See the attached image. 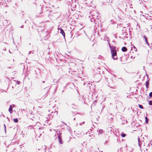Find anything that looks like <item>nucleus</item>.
Masks as SVG:
<instances>
[{"instance_id":"cd10ccee","label":"nucleus","mask_w":152,"mask_h":152,"mask_svg":"<svg viewBox=\"0 0 152 152\" xmlns=\"http://www.w3.org/2000/svg\"><path fill=\"white\" fill-rule=\"evenodd\" d=\"M10 106H11V107H14L15 106V105L14 104H13L12 105H10Z\"/></svg>"},{"instance_id":"3c124183","label":"nucleus","mask_w":152,"mask_h":152,"mask_svg":"<svg viewBox=\"0 0 152 152\" xmlns=\"http://www.w3.org/2000/svg\"><path fill=\"white\" fill-rule=\"evenodd\" d=\"M110 87L113 88L112 87Z\"/></svg>"},{"instance_id":"a18cd8bd","label":"nucleus","mask_w":152,"mask_h":152,"mask_svg":"<svg viewBox=\"0 0 152 152\" xmlns=\"http://www.w3.org/2000/svg\"><path fill=\"white\" fill-rule=\"evenodd\" d=\"M75 120V118H74V120Z\"/></svg>"},{"instance_id":"603ef678","label":"nucleus","mask_w":152,"mask_h":152,"mask_svg":"<svg viewBox=\"0 0 152 152\" xmlns=\"http://www.w3.org/2000/svg\"><path fill=\"white\" fill-rule=\"evenodd\" d=\"M23 110H25L23 109Z\"/></svg>"},{"instance_id":"6ab92c4d","label":"nucleus","mask_w":152,"mask_h":152,"mask_svg":"<svg viewBox=\"0 0 152 152\" xmlns=\"http://www.w3.org/2000/svg\"><path fill=\"white\" fill-rule=\"evenodd\" d=\"M13 120L15 123H17L18 121V119L17 118L14 119Z\"/></svg>"},{"instance_id":"e433bc0d","label":"nucleus","mask_w":152,"mask_h":152,"mask_svg":"<svg viewBox=\"0 0 152 152\" xmlns=\"http://www.w3.org/2000/svg\"><path fill=\"white\" fill-rule=\"evenodd\" d=\"M96 102H96V101H94V104H94V103H96Z\"/></svg>"},{"instance_id":"39448f33","label":"nucleus","mask_w":152,"mask_h":152,"mask_svg":"<svg viewBox=\"0 0 152 152\" xmlns=\"http://www.w3.org/2000/svg\"><path fill=\"white\" fill-rule=\"evenodd\" d=\"M122 33L123 35L125 36L127 34V32L126 31V30L125 28H123V29L122 30Z\"/></svg>"},{"instance_id":"c03bdc74","label":"nucleus","mask_w":152,"mask_h":152,"mask_svg":"<svg viewBox=\"0 0 152 152\" xmlns=\"http://www.w3.org/2000/svg\"><path fill=\"white\" fill-rule=\"evenodd\" d=\"M105 78L106 80L107 79V78H106V77H105Z\"/></svg>"},{"instance_id":"4be33fe9","label":"nucleus","mask_w":152,"mask_h":152,"mask_svg":"<svg viewBox=\"0 0 152 152\" xmlns=\"http://www.w3.org/2000/svg\"><path fill=\"white\" fill-rule=\"evenodd\" d=\"M149 104L150 105H152V101L150 100L149 102Z\"/></svg>"},{"instance_id":"b1692460","label":"nucleus","mask_w":152,"mask_h":152,"mask_svg":"<svg viewBox=\"0 0 152 152\" xmlns=\"http://www.w3.org/2000/svg\"><path fill=\"white\" fill-rule=\"evenodd\" d=\"M149 95L151 97H152V92L150 93Z\"/></svg>"},{"instance_id":"f704fd0d","label":"nucleus","mask_w":152,"mask_h":152,"mask_svg":"<svg viewBox=\"0 0 152 152\" xmlns=\"http://www.w3.org/2000/svg\"><path fill=\"white\" fill-rule=\"evenodd\" d=\"M118 17L119 18H120L121 19H123L122 18H120L119 16H118Z\"/></svg>"},{"instance_id":"ddd939ff","label":"nucleus","mask_w":152,"mask_h":152,"mask_svg":"<svg viewBox=\"0 0 152 152\" xmlns=\"http://www.w3.org/2000/svg\"><path fill=\"white\" fill-rule=\"evenodd\" d=\"M138 145L140 146L142 144L141 141H140V139L139 137H138Z\"/></svg>"},{"instance_id":"58836bf2","label":"nucleus","mask_w":152,"mask_h":152,"mask_svg":"<svg viewBox=\"0 0 152 152\" xmlns=\"http://www.w3.org/2000/svg\"><path fill=\"white\" fill-rule=\"evenodd\" d=\"M150 26L151 27V29H152V26Z\"/></svg>"},{"instance_id":"864d4df0","label":"nucleus","mask_w":152,"mask_h":152,"mask_svg":"<svg viewBox=\"0 0 152 152\" xmlns=\"http://www.w3.org/2000/svg\"><path fill=\"white\" fill-rule=\"evenodd\" d=\"M7 119H8V118L7 117Z\"/></svg>"},{"instance_id":"2f4dec72","label":"nucleus","mask_w":152,"mask_h":152,"mask_svg":"<svg viewBox=\"0 0 152 152\" xmlns=\"http://www.w3.org/2000/svg\"><path fill=\"white\" fill-rule=\"evenodd\" d=\"M49 117L50 118V116H51H51H52V114H51L50 115H49Z\"/></svg>"},{"instance_id":"c85d7f7f","label":"nucleus","mask_w":152,"mask_h":152,"mask_svg":"<svg viewBox=\"0 0 152 152\" xmlns=\"http://www.w3.org/2000/svg\"><path fill=\"white\" fill-rule=\"evenodd\" d=\"M16 83H17L18 84H19L20 83V82L19 81H17Z\"/></svg>"},{"instance_id":"c9c22d12","label":"nucleus","mask_w":152,"mask_h":152,"mask_svg":"<svg viewBox=\"0 0 152 152\" xmlns=\"http://www.w3.org/2000/svg\"><path fill=\"white\" fill-rule=\"evenodd\" d=\"M31 51H29L28 53V54H30L31 53Z\"/></svg>"},{"instance_id":"aec40b11","label":"nucleus","mask_w":152,"mask_h":152,"mask_svg":"<svg viewBox=\"0 0 152 152\" xmlns=\"http://www.w3.org/2000/svg\"><path fill=\"white\" fill-rule=\"evenodd\" d=\"M121 136L122 137H125L126 136V134L124 133H122L121 134Z\"/></svg>"},{"instance_id":"dca6fc26","label":"nucleus","mask_w":152,"mask_h":152,"mask_svg":"<svg viewBox=\"0 0 152 152\" xmlns=\"http://www.w3.org/2000/svg\"><path fill=\"white\" fill-rule=\"evenodd\" d=\"M51 113H54V115H57V113H58V112H57V111H56V110H55V111H54V113H53V111L52 112H51Z\"/></svg>"},{"instance_id":"f03ea898","label":"nucleus","mask_w":152,"mask_h":152,"mask_svg":"<svg viewBox=\"0 0 152 152\" xmlns=\"http://www.w3.org/2000/svg\"><path fill=\"white\" fill-rule=\"evenodd\" d=\"M43 10L42 9V7L41 6V5H40L39 8L37 11L36 16H39V15L42 13Z\"/></svg>"},{"instance_id":"20e7f679","label":"nucleus","mask_w":152,"mask_h":152,"mask_svg":"<svg viewBox=\"0 0 152 152\" xmlns=\"http://www.w3.org/2000/svg\"><path fill=\"white\" fill-rule=\"evenodd\" d=\"M94 13L95 14V15H94V18H96L97 19H99L100 18L99 15V13H98L96 11H94Z\"/></svg>"},{"instance_id":"de8ad7c7","label":"nucleus","mask_w":152,"mask_h":152,"mask_svg":"<svg viewBox=\"0 0 152 152\" xmlns=\"http://www.w3.org/2000/svg\"><path fill=\"white\" fill-rule=\"evenodd\" d=\"M80 125H82V124H81V123H80Z\"/></svg>"},{"instance_id":"bb28decb","label":"nucleus","mask_w":152,"mask_h":152,"mask_svg":"<svg viewBox=\"0 0 152 152\" xmlns=\"http://www.w3.org/2000/svg\"><path fill=\"white\" fill-rule=\"evenodd\" d=\"M104 37H105V39H107V41H108V37H107V36L106 37L105 36Z\"/></svg>"},{"instance_id":"09e8293b","label":"nucleus","mask_w":152,"mask_h":152,"mask_svg":"<svg viewBox=\"0 0 152 152\" xmlns=\"http://www.w3.org/2000/svg\"><path fill=\"white\" fill-rule=\"evenodd\" d=\"M121 12L122 13H123V12L121 11Z\"/></svg>"},{"instance_id":"f3484780","label":"nucleus","mask_w":152,"mask_h":152,"mask_svg":"<svg viewBox=\"0 0 152 152\" xmlns=\"http://www.w3.org/2000/svg\"><path fill=\"white\" fill-rule=\"evenodd\" d=\"M145 119L146 123H148V119L146 116L145 117Z\"/></svg>"},{"instance_id":"a19ab883","label":"nucleus","mask_w":152,"mask_h":152,"mask_svg":"<svg viewBox=\"0 0 152 152\" xmlns=\"http://www.w3.org/2000/svg\"><path fill=\"white\" fill-rule=\"evenodd\" d=\"M84 122H83V123H82V124H84Z\"/></svg>"},{"instance_id":"ea45409f","label":"nucleus","mask_w":152,"mask_h":152,"mask_svg":"<svg viewBox=\"0 0 152 152\" xmlns=\"http://www.w3.org/2000/svg\"><path fill=\"white\" fill-rule=\"evenodd\" d=\"M42 83H45V81H42Z\"/></svg>"},{"instance_id":"f257e3e1","label":"nucleus","mask_w":152,"mask_h":152,"mask_svg":"<svg viewBox=\"0 0 152 152\" xmlns=\"http://www.w3.org/2000/svg\"><path fill=\"white\" fill-rule=\"evenodd\" d=\"M108 43L110 49L112 57L114 60H116L117 58L116 48L115 46L111 45L109 42Z\"/></svg>"},{"instance_id":"5fc2aeb1","label":"nucleus","mask_w":152,"mask_h":152,"mask_svg":"<svg viewBox=\"0 0 152 152\" xmlns=\"http://www.w3.org/2000/svg\"><path fill=\"white\" fill-rule=\"evenodd\" d=\"M34 53V52H33V53H33V54Z\"/></svg>"},{"instance_id":"0eeeda50","label":"nucleus","mask_w":152,"mask_h":152,"mask_svg":"<svg viewBox=\"0 0 152 152\" xmlns=\"http://www.w3.org/2000/svg\"><path fill=\"white\" fill-rule=\"evenodd\" d=\"M58 140L60 144H63V142L62 140L61 137H60V135H58Z\"/></svg>"},{"instance_id":"393cba45","label":"nucleus","mask_w":152,"mask_h":152,"mask_svg":"<svg viewBox=\"0 0 152 152\" xmlns=\"http://www.w3.org/2000/svg\"><path fill=\"white\" fill-rule=\"evenodd\" d=\"M120 61H121V62H123V61H122V57H120Z\"/></svg>"},{"instance_id":"a211bd4d","label":"nucleus","mask_w":152,"mask_h":152,"mask_svg":"<svg viewBox=\"0 0 152 152\" xmlns=\"http://www.w3.org/2000/svg\"><path fill=\"white\" fill-rule=\"evenodd\" d=\"M103 131L101 129H99L98 131V134H101L102 132Z\"/></svg>"},{"instance_id":"72a5a7b5","label":"nucleus","mask_w":152,"mask_h":152,"mask_svg":"<svg viewBox=\"0 0 152 152\" xmlns=\"http://www.w3.org/2000/svg\"><path fill=\"white\" fill-rule=\"evenodd\" d=\"M49 57L50 58V59H52V58H53V57H50V56H49Z\"/></svg>"},{"instance_id":"f8f14e48","label":"nucleus","mask_w":152,"mask_h":152,"mask_svg":"<svg viewBox=\"0 0 152 152\" xmlns=\"http://www.w3.org/2000/svg\"><path fill=\"white\" fill-rule=\"evenodd\" d=\"M8 110L11 114L12 113L13 111L12 109L11 106H10Z\"/></svg>"},{"instance_id":"473e14b6","label":"nucleus","mask_w":152,"mask_h":152,"mask_svg":"<svg viewBox=\"0 0 152 152\" xmlns=\"http://www.w3.org/2000/svg\"><path fill=\"white\" fill-rule=\"evenodd\" d=\"M23 25H22V26H20V28H23Z\"/></svg>"},{"instance_id":"2eb2a0df","label":"nucleus","mask_w":152,"mask_h":152,"mask_svg":"<svg viewBox=\"0 0 152 152\" xmlns=\"http://www.w3.org/2000/svg\"><path fill=\"white\" fill-rule=\"evenodd\" d=\"M144 38L145 40V42L148 45L149 44V43L148 42L147 39L146 37L145 36H144Z\"/></svg>"},{"instance_id":"79ce46f5","label":"nucleus","mask_w":152,"mask_h":152,"mask_svg":"<svg viewBox=\"0 0 152 152\" xmlns=\"http://www.w3.org/2000/svg\"><path fill=\"white\" fill-rule=\"evenodd\" d=\"M132 57H133V56H131V58H132Z\"/></svg>"},{"instance_id":"7c9ffc66","label":"nucleus","mask_w":152,"mask_h":152,"mask_svg":"<svg viewBox=\"0 0 152 152\" xmlns=\"http://www.w3.org/2000/svg\"><path fill=\"white\" fill-rule=\"evenodd\" d=\"M22 15H24V12L23 11H22Z\"/></svg>"},{"instance_id":"8fccbe9b","label":"nucleus","mask_w":152,"mask_h":152,"mask_svg":"<svg viewBox=\"0 0 152 152\" xmlns=\"http://www.w3.org/2000/svg\"><path fill=\"white\" fill-rule=\"evenodd\" d=\"M7 13V11L5 12V13Z\"/></svg>"},{"instance_id":"4468645a","label":"nucleus","mask_w":152,"mask_h":152,"mask_svg":"<svg viewBox=\"0 0 152 152\" xmlns=\"http://www.w3.org/2000/svg\"><path fill=\"white\" fill-rule=\"evenodd\" d=\"M149 81H146L145 82V86L147 88H148V86L149 85Z\"/></svg>"},{"instance_id":"c756f323","label":"nucleus","mask_w":152,"mask_h":152,"mask_svg":"<svg viewBox=\"0 0 152 152\" xmlns=\"http://www.w3.org/2000/svg\"><path fill=\"white\" fill-rule=\"evenodd\" d=\"M47 96V93H46L45 95V98Z\"/></svg>"},{"instance_id":"1a4fd4ad","label":"nucleus","mask_w":152,"mask_h":152,"mask_svg":"<svg viewBox=\"0 0 152 152\" xmlns=\"http://www.w3.org/2000/svg\"><path fill=\"white\" fill-rule=\"evenodd\" d=\"M60 33L62 34V35L64 37H65V33L63 29L62 28H60Z\"/></svg>"},{"instance_id":"9d476101","label":"nucleus","mask_w":152,"mask_h":152,"mask_svg":"<svg viewBox=\"0 0 152 152\" xmlns=\"http://www.w3.org/2000/svg\"><path fill=\"white\" fill-rule=\"evenodd\" d=\"M56 133L58 136V135H60V137H61V134H62V132L61 131H57Z\"/></svg>"},{"instance_id":"49530a36","label":"nucleus","mask_w":152,"mask_h":152,"mask_svg":"<svg viewBox=\"0 0 152 152\" xmlns=\"http://www.w3.org/2000/svg\"><path fill=\"white\" fill-rule=\"evenodd\" d=\"M88 84H89V85H90V83H88Z\"/></svg>"},{"instance_id":"7ed1b4c3","label":"nucleus","mask_w":152,"mask_h":152,"mask_svg":"<svg viewBox=\"0 0 152 152\" xmlns=\"http://www.w3.org/2000/svg\"><path fill=\"white\" fill-rule=\"evenodd\" d=\"M69 3L71 5L72 7H75V6L77 4L76 0H71V1H69Z\"/></svg>"},{"instance_id":"a878e982","label":"nucleus","mask_w":152,"mask_h":152,"mask_svg":"<svg viewBox=\"0 0 152 152\" xmlns=\"http://www.w3.org/2000/svg\"><path fill=\"white\" fill-rule=\"evenodd\" d=\"M4 126L5 131V132H6V126L4 124Z\"/></svg>"},{"instance_id":"6e6552de","label":"nucleus","mask_w":152,"mask_h":152,"mask_svg":"<svg viewBox=\"0 0 152 152\" xmlns=\"http://www.w3.org/2000/svg\"><path fill=\"white\" fill-rule=\"evenodd\" d=\"M95 18H94V17L90 18L91 22L93 23H95L96 22Z\"/></svg>"},{"instance_id":"9b49d317","label":"nucleus","mask_w":152,"mask_h":152,"mask_svg":"<svg viewBox=\"0 0 152 152\" xmlns=\"http://www.w3.org/2000/svg\"><path fill=\"white\" fill-rule=\"evenodd\" d=\"M121 50H122V51H123L124 52H125L127 51V48L125 47H123L122 48Z\"/></svg>"},{"instance_id":"412c9836","label":"nucleus","mask_w":152,"mask_h":152,"mask_svg":"<svg viewBox=\"0 0 152 152\" xmlns=\"http://www.w3.org/2000/svg\"><path fill=\"white\" fill-rule=\"evenodd\" d=\"M138 105H139V107L141 109H143V106L142 105L139 104Z\"/></svg>"},{"instance_id":"4c0bfd02","label":"nucleus","mask_w":152,"mask_h":152,"mask_svg":"<svg viewBox=\"0 0 152 152\" xmlns=\"http://www.w3.org/2000/svg\"><path fill=\"white\" fill-rule=\"evenodd\" d=\"M1 113V114H2V115H3V116L4 117V115H3V114H2V113Z\"/></svg>"},{"instance_id":"37998d69","label":"nucleus","mask_w":152,"mask_h":152,"mask_svg":"<svg viewBox=\"0 0 152 152\" xmlns=\"http://www.w3.org/2000/svg\"><path fill=\"white\" fill-rule=\"evenodd\" d=\"M42 129L41 128H39V129Z\"/></svg>"},{"instance_id":"5701e85b","label":"nucleus","mask_w":152,"mask_h":152,"mask_svg":"<svg viewBox=\"0 0 152 152\" xmlns=\"http://www.w3.org/2000/svg\"><path fill=\"white\" fill-rule=\"evenodd\" d=\"M133 47L134 48V50L135 51H137V48L135 47V46H134V45H133Z\"/></svg>"},{"instance_id":"423d86ee","label":"nucleus","mask_w":152,"mask_h":152,"mask_svg":"<svg viewBox=\"0 0 152 152\" xmlns=\"http://www.w3.org/2000/svg\"><path fill=\"white\" fill-rule=\"evenodd\" d=\"M89 17L90 18H91L94 17V15H95V14L94 13V11L92 12L91 13H90L89 14Z\"/></svg>"}]
</instances>
